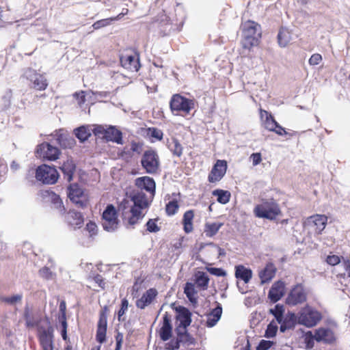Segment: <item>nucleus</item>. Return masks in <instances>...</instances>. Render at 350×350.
Instances as JSON below:
<instances>
[{"label":"nucleus","instance_id":"1","mask_svg":"<svg viewBox=\"0 0 350 350\" xmlns=\"http://www.w3.org/2000/svg\"><path fill=\"white\" fill-rule=\"evenodd\" d=\"M153 198L143 191H134L131 196L133 205L129 210H126L129 207V201H123L120 208L122 209L123 218L127 224L133 226L142 220L145 215L144 211L150 206Z\"/></svg>","mask_w":350,"mask_h":350},{"label":"nucleus","instance_id":"2","mask_svg":"<svg viewBox=\"0 0 350 350\" xmlns=\"http://www.w3.org/2000/svg\"><path fill=\"white\" fill-rule=\"evenodd\" d=\"M243 40L242 46L244 49H250L258 45L261 37L260 26L252 21H247L242 25Z\"/></svg>","mask_w":350,"mask_h":350},{"label":"nucleus","instance_id":"3","mask_svg":"<svg viewBox=\"0 0 350 350\" xmlns=\"http://www.w3.org/2000/svg\"><path fill=\"white\" fill-rule=\"evenodd\" d=\"M294 318L299 324L307 327H312L322 319V314L313 307L306 305L301 308Z\"/></svg>","mask_w":350,"mask_h":350},{"label":"nucleus","instance_id":"4","mask_svg":"<svg viewBox=\"0 0 350 350\" xmlns=\"http://www.w3.org/2000/svg\"><path fill=\"white\" fill-rule=\"evenodd\" d=\"M337 324L332 321L327 326H321L314 331L312 338L317 342L334 344L337 340Z\"/></svg>","mask_w":350,"mask_h":350},{"label":"nucleus","instance_id":"5","mask_svg":"<svg viewBox=\"0 0 350 350\" xmlns=\"http://www.w3.org/2000/svg\"><path fill=\"white\" fill-rule=\"evenodd\" d=\"M280 213L279 205L273 200H264L254 209L256 217L270 220L275 219Z\"/></svg>","mask_w":350,"mask_h":350},{"label":"nucleus","instance_id":"6","mask_svg":"<svg viewBox=\"0 0 350 350\" xmlns=\"http://www.w3.org/2000/svg\"><path fill=\"white\" fill-rule=\"evenodd\" d=\"M46 325L38 327V338L42 350L54 349V329L46 319Z\"/></svg>","mask_w":350,"mask_h":350},{"label":"nucleus","instance_id":"7","mask_svg":"<svg viewBox=\"0 0 350 350\" xmlns=\"http://www.w3.org/2000/svg\"><path fill=\"white\" fill-rule=\"evenodd\" d=\"M195 104L193 99H189L176 94L172 96L170 107L172 112H183L188 114L195 107Z\"/></svg>","mask_w":350,"mask_h":350},{"label":"nucleus","instance_id":"8","mask_svg":"<svg viewBox=\"0 0 350 350\" xmlns=\"http://www.w3.org/2000/svg\"><path fill=\"white\" fill-rule=\"evenodd\" d=\"M36 178L43 184L52 185L57 182L59 174L55 167L43 164L37 167Z\"/></svg>","mask_w":350,"mask_h":350},{"label":"nucleus","instance_id":"9","mask_svg":"<svg viewBox=\"0 0 350 350\" xmlns=\"http://www.w3.org/2000/svg\"><path fill=\"white\" fill-rule=\"evenodd\" d=\"M141 164L146 172L150 174H156L159 168V157L153 150H146L141 159Z\"/></svg>","mask_w":350,"mask_h":350},{"label":"nucleus","instance_id":"10","mask_svg":"<svg viewBox=\"0 0 350 350\" xmlns=\"http://www.w3.org/2000/svg\"><path fill=\"white\" fill-rule=\"evenodd\" d=\"M119 221L115 207L109 204L103 213L102 226L105 230L113 232L118 229Z\"/></svg>","mask_w":350,"mask_h":350},{"label":"nucleus","instance_id":"11","mask_svg":"<svg viewBox=\"0 0 350 350\" xmlns=\"http://www.w3.org/2000/svg\"><path fill=\"white\" fill-rule=\"evenodd\" d=\"M24 77L31 82V87L37 90H44L48 86L46 77L35 70L27 68L24 72Z\"/></svg>","mask_w":350,"mask_h":350},{"label":"nucleus","instance_id":"12","mask_svg":"<svg viewBox=\"0 0 350 350\" xmlns=\"http://www.w3.org/2000/svg\"><path fill=\"white\" fill-rule=\"evenodd\" d=\"M36 154L37 157L49 161H55L59 158L60 151L57 147L44 142L38 146Z\"/></svg>","mask_w":350,"mask_h":350},{"label":"nucleus","instance_id":"13","mask_svg":"<svg viewBox=\"0 0 350 350\" xmlns=\"http://www.w3.org/2000/svg\"><path fill=\"white\" fill-rule=\"evenodd\" d=\"M306 301V293L302 285L295 286L286 297V304L289 306H296Z\"/></svg>","mask_w":350,"mask_h":350},{"label":"nucleus","instance_id":"14","mask_svg":"<svg viewBox=\"0 0 350 350\" xmlns=\"http://www.w3.org/2000/svg\"><path fill=\"white\" fill-rule=\"evenodd\" d=\"M120 63L122 67L131 72H137L140 68L139 55L135 52L121 55Z\"/></svg>","mask_w":350,"mask_h":350},{"label":"nucleus","instance_id":"15","mask_svg":"<svg viewBox=\"0 0 350 350\" xmlns=\"http://www.w3.org/2000/svg\"><path fill=\"white\" fill-rule=\"evenodd\" d=\"M68 196L70 200L79 207L86 205V198L83 191L77 184L70 185L68 188Z\"/></svg>","mask_w":350,"mask_h":350},{"label":"nucleus","instance_id":"16","mask_svg":"<svg viewBox=\"0 0 350 350\" xmlns=\"http://www.w3.org/2000/svg\"><path fill=\"white\" fill-rule=\"evenodd\" d=\"M327 217L324 215H314L309 217L306 221V225L312 228L314 232L319 234L325 229Z\"/></svg>","mask_w":350,"mask_h":350},{"label":"nucleus","instance_id":"17","mask_svg":"<svg viewBox=\"0 0 350 350\" xmlns=\"http://www.w3.org/2000/svg\"><path fill=\"white\" fill-rule=\"evenodd\" d=\"M227 170V162L224 160H217L213 165L208 176L210 183L219 182L226 174Z\"/></svg>","mask_w":350,"mask_h":350},{"label":"nucleus","instance_id":"18","mask_svg":"<svg viewBox=\"0 0 350 350\" xmlns=\"http://www.w3.org/2000/svg\"><path fill=\"white\" fill-rule=\"evenodd\" d=\"M58 143V144L63 148H71L75 144V139L68 132L64 129L55 131L52 133Z\"/></svg>","mask_w":350,"mask_h":350},{"label":"nucleus","instance_id":"19","mask_svg":"<svg viewBox=\"0 0 350 350\" xmlns=\"http://www.w3.org/2000/svg\"><path fill=\"white\" fill-rule=\"evenodd\" d=\"M176 321L178 325L176 329L178 330L187 329L191 323V313L187 308L181 306L176 308Z\"/></svg>","mask_w":350,"mask_h":350},{"label":"nucleus","instance_id":"20","mask_svg":"<svg viewBox=\"0 0 350 350\" xmlns=\"http://www.w3.org/2000/svg\"><path fill=\"white\" fill-rule=\"evenodd\" d=\"M135 185L139 189L138 191L146 190L149 193L150 197L155 195L156 184L152 178L149 176H142L136 178Z\"/></svg>","mask_w":350,"mask_h":350},{"label":"nucleus","instance_id":"21","mask_svg":"<svg viewBox=\"0 0 350 350\" xmlns=\"http://www.w3.org/2000/svg\"><path fill=\"white\" fill-rule=\"evenodd\" d=\"M160 338L163 341H167L172 337V325L170 316L165 312L163 317V323L159 331Z\"/></svg>","mask_w":350,"mask_h":350},{"label":"nucleus","instance_id":"22","mask_svg":"<svg viewBox=\"0 0 350 350\" xmlns=\"http://www.w3.org/2000/svg\"><path fill=\"white\" fill-rule=\"evenodd\" d=\"M284 293V283L282 281H278L273 284L269 291L268 297L271 301L275 303L283 297Z\"/></svg>","mask_w":350,"mask_h":350},{"label":"nucleus","instance_id":"23","mask_svg":"<svg viewBox=\"0 0 350 350\" xmlns=\"http://www.w3.org/2000/svg\"><path fill=\"white\" fill-rule=\"evenodd\" d=\"M157 291L151 288L147 290L136 301V306L140 309H144L146 306L152 304L153 300L157 296Z\"/></svg>","mask_w":350,"mask_h":350},{"label":"nucleus","instance_id":"24","mask_svg":"<svg viewBox=\"0 0 350 350\" xmlns=\"http://www.w3.org/2000/svg\"><path fill=\"white\" fill-rule=\"evenodd\" d=\"M65 219L68 224L74 228H80L83 223V217L81 213L74 210L70 211Z\"/></svg>","mask_w":350,"mask_h":350},{"label":"nucleus","instance_id":"25","mask_svg":"<svg viewBox=\"0 0 350 350\" xmlns=\"http://www.w3.org/2000/svg\"><path fill=\"white\" fill-rule=\"evenodd\" d=\"M285 309L283 305L277 304L274 308L269 310V312L273 315L277 323H282L283 321L289 319H293L295 317L294 314H290V315L284 316Z\"/></svg>","mask_w":350,"mask_h":350},{"label":"nucleus","instance_id":"26","mask_svg":"<svg viewBox=\"0 0 350 350\" xmlns=\"http://www.w3.org/2000/svg\"><path fill=\"white\" fill-rule=\"evenodd\" d=\"M107 332V317L104 313H101L98 323L96 331V340L103 343L105 340Z\"/></svg>","mask_w":350,"mask_h":350},{"label":"nucleus","instance_id":"27","mask_svg":"<svg viewBox=\"0 0 350 350\" xmlns=\"http://www.w3.org/2000/svg\"><path fill=\"white\" fill-rule=\"evenodd\" d=\"M104 139H105L107 141L116 142L118 144H123L122 132L116 129L114 126L107 127Z\"/></svg>","mask_w":350,"mask_h":350},{"label":"nucleus","instance_id":"28","mask_svg":"<svg viewBox=\"0 0 350 350\" xmlns=\"http://www.w3.org/2000/svg\"><path fill=\"white\" fill-rule=\"evenodd\" d=\"M260 116L265 128L269 131L275 130L277 122L273 117L267 111L260 109Z\"/></svg>","mask_w":350,"mask_h":350},{"label":"nucleus","instance_id":"29","mask_svg":"<svg viewBox=\"0 0 350 350\" xmlns=\"http://www.w3.org/2000/svg\"><path fill=\"white\" fill-rule=\"evenodd\" d=\"M222 314V308L218 305L216 308L213 309L211 312L207 315L206 326L212 327L215 326L218 321L220 319Z\"/></svg>","mask_w":350,"mask_h":350},{"label":"nucleus","instance_id":"30","mask_svg":"<svg viewBox=\"0 0 350 350\" xmlns=\"http://www.w3.org/2000/svg\"><path fill=\"white\" fill-rule=\"evenodd\" d=\"M235 276L237 278L242 280L245 284H247L252 277V271L243 265H237L235 267Z\"/></svg>","mask_w":350,"mask_h":350},{"label":"nucleus","instance_id":"31","mask_svg":"<svg viewBox=\"0 0 350 350\" xmlns=\"http://www.w3.org/2000/svg\"><path fill=\"white\" fill-rule=\"evenodd\" d=\"M275 268L273 264H267L266 267L259 272L261 283L264 284L270 281L275 275Z\"/></svg>","mask_w":350,"mask_h":350},{"label":"nucleus","instance_id":"32","mask_svg":"<svg viewBox=\"0 0 350 350\" xmlns=\"http://www.w3.org/2000/svg\"><path fill=\"white\" fill-rule=\"evenodd\" d=\"M60 170L64 175V178L70 182L72 180L74 172L75 170V165L71 160H67L63 163Z\"/></svg>","mask_w":350,"mask_h":350},{"label":"nucleus","instance_id":"33","mask_svg":"<svg viewBox=\"0 0 350 350\" xmlns=\"http://www.w3.org/2000/svg\"><path fill=\"white\" fill-rule=\"evenodd\" d=\"M180 344L184 345H193L195 342L194 338L187 332V329L178 330L175 329Z\"/></svg>","mask_w":350,"mask_h":350},{"label":"nucleus","instance_id":"34","mask_svg":"<svg viewBox=\"0 0 350 350\" xmlns=\"http://www.w3.org/2000/svg\"><path fill=\"white\" fill-rule=\"evenodd\" d=\"M74 133L81 142H85L91 135L92 126L90 125L79 126L75 129Z\"/></svg>","mask_w":350,"mask_h":350},{"label":"nucleus","instance_id":"35","mask_svg":"<svg viewBox=\"0 0 350 350\" xmlns=\"http://www.w3.org/2000/svg\"><path fill=\"white\" fill-rule=\"evenodd\" d=\"M184 293L192 304L197 303L198 291L195 288L194 284L187 282L184 288Z\"/></svg>","mask_w":350,"mask_h":350},{"label":"nucleus","instance_id":"36","mask_svg":"<svg viewBox=\"0 0 350 350\" xmlns=\"http://www.w3.org/2000/svg\"><path fill=\"white\" fill-rule=\"evenodd\" d=\"M223 226L220 222H206L204 225V232L207 237H212L215 236Z\"/></svg>","mask_w":350,"mask_h":350},{"label":"nucleus","instance_id":"37","mask_svg":"<svg viewBox=\"0 0 350 350\" xmlns=\"http://www.w3.org/2000/svg\"><path fill=\"white\" fill-rule=\"evenodd\" d=\"M209 282L207 274L202 271H198L195 275V284L200 289H206Z\"/></svg>","mask_w":350,"mask_h":350},{"label":"nucleus","instance_id":"38","mask_svg":"<svg viewBox=\"0 0 350 350\" xmlns=\"http://www.w3.org/2000/svg\"><path fill=\"white\" fill-rule=\"evenodd\" d=\"M125 10V12H122L116 17H111L98 21L92 25V27H94V29H98L101 27L108 26L110 25L111 22L119 20L122 18V16L126 14L128 12V10L126 9Z\"/></svg>","mask_w":350,"mask_h":350},{"label":"nucleus","instance_id":"39","mask_svg":"<svg viewBox=\"0 0 350 350\" xmlns=\"http://www.w3.org/2000/svg\"><path fill=\"white\" fill-rule=\"evenodd\" d=\"M194 217L193 211H187L184 213L183 222L184 225V230L186 233H189L193 230L192 221Z\"/></svg>","mask_w":350,"mask_h":350},{"label":"nucleus","instance_id":"40","mask_svg":"<svg viewBox=\"0 0 350 350\" xmlns=\"http://www.w3.org/2000/svg\"><path fill=\"white\" fill-rule=\"evenodd\" d=\"M24 317L26 322V326L29 328H33L35 326L38 327L39 318L32 314L28 307H26L24 312Z\"/></svg>","mask_w":350,"mask_h":350},{"label":"nucleus","instance_id":"41","mask_svg":"<svg viewBox=\"0 0 350 350\" xmlns=\"http://www.w3.org/2000/svg\"><path fill=\"white\" fill-rule=\"evenodd\" d=\"M278 44L281 47H285L291 40V36L288 29H280L278 35Z\"/></svg>","mask_w":350,"mask_h":350},{"label":"nucleus","instance_id":"42","mask_svg":"<svg viewBox=\"0 0 350 350\" xmlns=\"http://www.w3.org/2000/svg\"><path fill=\"white\" fill-rule=\"evenodd\" d=\"M213 195L217 197L218 202L225 204H227L230 198V193L222 189H216L213 191Z\"/></svg>","mask_w":350,"mask_h":350},{"label":"nucleus","instance_id":"43","mask_svg":"<svg viewBox=\"0 0 350 350\" xmlns=\"http://www.w3.org/2000/svg\"><path fill=\"white\" fill-rule=\"evenodd\" d=\"M168 148L170 151L177 157H180L183 153V147L179 143L178 139L173 138L170 142H169Z\"/></svg>","mask_w":350,"mask_h":350},{"label":"nucleus","instance_id":"44","mask_svg":"<svg viewBox=\"0 0 350 350\" xmlns=\"http://www.w3.org/2000/svg\"><path fill=\"white\" fill-rule=\"evenodd\" d=\"M342 256H339L333 254L332 252H330L329 254L327 256L325 262L331 266H335L340 264L342 261Z\"/></svg>","mask_w":350,"mask_h":350},{"label":"nucleus","instance_id":"45","mask_svg":"<svg viewBox=\"0 0 350 350\" xmlns=\"http://www.w3.org/2000/svg\"><path fill=\"white\" fill-rule=\"evenodd\" d=\"M92 132L97 136L98 137L103 138L105 137L106 130L107 129V126L103 125H92Z\"/></svg>","mask_w":350,"mask_h":350},{"label":"nucleus","instance_id":"46","mask_svg":"<svg viewBox=\"0 0 350 350\" xmlns=\"http://www.w3.org/2000/svg\"><path fill=\"white\" fill-rule=\"evenodd\" d=\"M23 296L21 294H17L12 297H1L0 300L10 305H14L17 302H20Z\"/></svg>","mask_w":350,"mask_h":350},{"label":"nucleus","instance_id":"47","mask_svg":"<svg viewBox=\"0 0 350 350\" xmlns=\"http://www.w3.org/2000/svg\"><path fill=\"white\" fill-rule=\"evenodd\" d=\"M278 325L277 323L272 321L267 326V328L265 332V337L267 338H272L275 336L276 332L278 331Z\"/></svg>","mask_w":350,"mask_h":350},{"label":"nucleus","instance_id":"48","mask_svg":"<svg viewBox=\"0 0 350 350\" xmlns=\"http://www.w3.org/2000/svg\"><path fill=\"white\" fill-rule=\"evenodd\" d=\"M178 209V204L177 201L172 200L169 202L165 207L166 213L168 215H174Z\"/></svg>","mask_w":350,"mask_h":350},{"label":"nucleus","instance_id":"49","mask_svg":"<svg viewBox=\"0 0 350 350\" xmlns=\"http://www.w3.org/2000/svg\"><path fill=\"white\" fill-rule=\"evenodd\" d=\"M129 308V301L126 298H124L121 301V307L118 313V319L119 321H124V319L122 318L125 314Z\"/></svg>","mask_w":350,"mask_h":350},{"label":"nucleus","instance_id":"50","mask_svg":"<svg viewBox=\"0 0 350 350\" xmlns=\"http://www.w3.org/2000/svg\"><path fill=\"white\" fill-rule=\"evenodd\" d=\"M40 275L46 280H53L55 277L53 273L48 267H43L39 271Z\"/></svg>","mask_w":350,"mask_h":350},{"label":"nucleus","instance_id":"51","mask_svg":"<svg viewBox=\"0 0 350 350\" xmlns=\"http://www.w3.org/2000/svg\"><path fill=\"white\" fill-rule=\"evenodd\" d=\"M147 230L150 232H157L160 230V228L157 224V220L150 219L146 223Z\"/></svg>","mask_w":350,"mask_h":350},{"label":"nucleus","instance_id":"52","mask_svg":"<svg viewBox=\"0 0 350 350\" xmlns=\"http://www.w3.org/2000/svg\"><path fill=\"white\" fill-rule=\"evenodd\" d=\"M148 134L157 140H161L163 138V132L156 128H149Z\"/></svg>","mask_w":350,"mask_h":350},{"label":"nucleus","instance_id":"53","mask_svg":"<svg viewBox=\"0 0 350 350\" xmlns=\"http://www.w3.org/2000/svg\"><path fill=\"white\" fill-rule=\"evenodd\" d=\"M51 200L52 203L54 204L55 208L59 209L62 207V201L59 196L54 193L50 194Z\"/></svg>","mask_w":350,"mask_h":350},{"label":"nucleus","instance_id":"54","mask_svg":"<svg viewBox=\"0 0 350 350\" xmlns=\"http://www.w3.org/2000/svg\"><path fill=\"white\" fill-rule=\"evenodd\" d=\"M342 265L344 267L345 272L341 273L342 277H345L346 275L350 278V260L349 258H342Z\"/></svg>","mask_w":350,"mask_h":350},{"label":"nucleus","instance_id":"55","mask_svg":"<svg viewBox=\"0 0 350 350\" xmlns=\"http://www.w3.org/2000/svg\"><path fill=\"white\" fill-rule=\"evenodd\" d=\"M180 347V342L178 337L176 339H172L168 343L166 344L165 349L167 350H176Z\"/></svg>","mask_w":350,"mask_h":350},{"label":"nucleus","instance_id":"56","mask_svg":"<svg viewBox=\"0 0 350 350\" xmlns=\"http://www.w3.org/2000/svg\"><path fill=\"white\" fill-rule=\"evenodd\" d=\"M85 230L90 233V236L95 235L97 232V226L94 222L87 223Z\"/></svg>","mask_w":350,"mask_h":350},{"label":"nucleus","instance_id":"57","mask_svg":"<svg viewBox=\"0 0 350 350\" xmlns=\"http://www.w3.org/2000/svg\"><path fill=\"white\" fill-rule=\"evenodd\" d=\"M208 271L216 276H225L226 275V271L221 268L211 267L208 268Z\"/></svg>","mask_w":350,"mask_h":350},{"label":"nucleus","instance_id":"58","mask_svg":"<svg viewBox=\"0 0 350 350\" xmlns=\"http://www.w3.org/2000/svg\"><path fill=\"white\" fill-rule=\"evenodd\" d=\"M322 60V56L319 53L313 54L309 59V64L311 66L318 65Z\"/></svg>","mask_w":350,"mask_h":350},{"label":"nucleus","instance_id":"59","mask_svg":"<svg viewBox=\"0 0 350 350\" xmlns=\"http://www.w3.org/2000/svg\"><path fill=\"white\" fill-rule=\"evenodd\" d=\"M250 159L252 160L253 165L256 166L262 161L261 154L259 152L253 153L250 155Z\"/></svg>","mask_w":350,"mask_h":350},{"label":"nucleus","instance_id":"60","mask_svg":"<svg viewBox=\"0 0 350 350\" xmlns=\"http://www.w3.org/2000/svg\"><path fill=\"white\" fill-rule=\"evenodd\" d=\"M271 342L262 340L258 345L256 350H268L271 347Z\"/></svg>","mask_w":350,"mask_h":350},{"label":"nucleus","instance_id":"61","mask_svg":"<svg viewBox=\"0 0 350 350\" xmlns=\"http://www.w3.org/2000/svg\"><path fill=\"white\" fill-rule=\"evenodd\" d=\"M291 319H289L283 321L282 323H278L280 325V330L281 332L284 333L287 329L291 327L293 325Z\"/></svg>","mask_w":350,"mask_h":350},{"label":"nucleus","instance_id":"62","mask_svg":"<svg viewBox=\"0 0 350 350\" xmlns=\"http://www.w3.org/2000/svg\"><path fill=\"white\" fill-rule=\"evenodd\" d=\"M74 96L78 100V103L79 105L84 103L85 101V92L83 91L75 93Z\"/></svg>","mask_w":350,"mask_h":350},{"label":"nucleus","instance_id":"63","mask_svg":"<svg viewBox=\"0 0 350 350\" xmlns=\"http://www.w3.org/2000/svg\"><path fill=\"white\" fill-rule=\"evenodd\" d=\"M271 131H273L275 133H277L278 135H281V136L284 135H287V132H286L284 128H283L282 126H280L278 122H277V126H275V130H271Z\"/></svg>","mask_w":350,"mask_h":350},{"label":"nucleus","instance_id":"64","mask_svg":"<svg viewBox=\"0 0 350 350\" xmlns=\"http://www.w3.org/2000/svg\"><path fill=\"white\" fill-rule=\"evenodd\" d=\"M94 281L98 284V286H100V288H105V282L103 279V277L100 275H96L94 278Z\"/></svg>","mask_w":350,"mask_h":350}]
</instances>
